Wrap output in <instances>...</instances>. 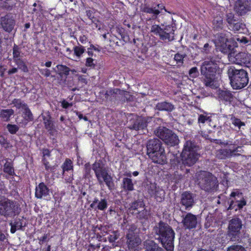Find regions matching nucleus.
<instances>
[{
  "instance_id": "obj_41",
  "label": "nucleus",
  "mask_w": 251,
  "mask_h": 251,
  "mask_svg": "<svg viewBox=\"0 0 251 251\" xmlns=\"http://www.w3.org/2000/svg\"><path fill=\"white\" fill-rule=\"evenodd\" d=\"M211 121V118L208 116L207 114H199L198 119V122L199 125L204 124L206 123H209Z\"/></svg>"
},
{
  "instance_id": "obj_2",
  "label": "nucleus",
  "mask_w": 251,
  "mask_h": 251,
  "mask_svg": "<svg viewBox=\"0 0 251 251\" xmlns=\"http://www.w3.org/2000/svg\"><path fill=\"white\" fill-rule=\"evenodd\" d=\"M220 61L221 58L218 55H213L202 63L201 73L203 76V82L206 86L211 88L216 87L215 82L216 74L219 71Z\"/></svg>"
},
{
  "instance_id": "obj_40",
  "label": "nucleus",
  "mask_w": 251,
  "mask_h": 251,
  "mask_svg": "<svg viewBox=\"0 0 251 251\" xmlns=\"http://www.w3.org/2000/svg\"><path fill=\"white\" fill-rule=\"evenodd\" d=\"M186 57L185 53L177 52L175 55L174 59L178 66H181L183 64L184 58Z\"/></svg>"
},
{
  "instance_id": "obj_29",
  "label": "nucleus",
  "mask_w": 251,
  "mask_h": 251,
  "mask_svg": "<svg viewBox=\"0 0 251 251\" xmlns=\"http://www.w3.org/2000/svg\"><path fill=\"white\" fill-rule=\"evenodd\" d=\"M144 251H165L153 240H146L144 242Z\"/></svg>"
},
{
  "instance_id": "obj_63",
  "label": "nucleus",
  "mask_w": 251,
  "mask_h": 251,
  "mask_svg": "<svg viewBox=\"0 0 251 251\" xmlns=\"http://www.w3.org/2000/svg\"><path fill=\"white\" fill-rule=\"evenodd\" d=\"M211 47L208 43H206L204 45L202 51L204 53H207L209 52Z\"/></svg>"
},
{
  "instance_id": "obj_25",
  "label": "nucleus",
  "mask_w": 251,
  "mask_h": 251,
  "mask_svg": "<svg viewBox=\"0 0 251 251\" xmlns=\"http://www.w3.org/2000/svg\"><path fill=\"white\" fill-rule=\"evenodd\" d=\"M149 193L151 196H153L157 201L161 202L165 196V192L159 187H156L155 184H151L148 190Z\"/></svg>"
},
{
  "instance_id": "obj_5",
  "label": "nucleus",
  "mask_w": 251,
  "mask_h": 251,
  "mask_svg": "<svg viewBox=\"0 0 251 251\" xmlns=\"http://www.w3.org/2000/svg\"><path fill=\"white\" fill-rule=\"evenodd\" d=\"M21 211L20 205L17 201L6 197L0 199V216L6 219L14 218Z\"/></svg>"
},
{
  "instance_id": "obj_21",
  "label": "nucleus",
  "mask_w": 251,
  "mask_h": 251,
  "mask_svg": "<svg viewBox=\"0 0 251 251\" xmlns=\"http://www.w3.org/2000/svg\"><path fill=\"white\" fill-rule=\"evenodd\" d=\"M234 10L239 15H242L251 10V4L248 1L238 0L235 3Z\"/></svg>"
},
{
  "instance_id": "obj_55",
  "label": "nucleus",
  "mask_w": 251,
  "mask_h": 251,
  "mask_svg": "<svg viewBox=\"0 0 251 251\" xmlns=\"http://www.w3.org/2000/svg\"><path fill=\"white\" fill-rule=\"evenodd\" d=\"M149 215V213L148 210L144 209L138 213L137 217L139 219H147Z\"/></svg>"
},
{
  "instance_id": "obj_42",
  "label": "nucleus",
  "mask_w": 251,
  "mask_h": 251,
  "mask_svg": "<svg viewBox=\"0 0 251 251\" xmlns=\"http://www.w3.org/2000/svg\"><path fill=\"white\" fill-rule=\"evenodd\" d=\"M78 46H75L74 47L73 50L75 54L78 57L80 58L82 54L85 51V48L84 47L80 45L78 43Z\"/></svg>"
},
{
  "instance_id": "obj_13",
  "label": "nucleus",
  "mask_w": 251,
  "mask_h": 251,
  "mask_svg": "<svg viewBox=\"0 0 251 251\" xmlns=\"http://www.w3.org/2000/svg\"><path fill=\"white\" fill-rule=\"evenodd\" d=\"M215 45L217 49L224 53H230L232 49L226 33H220L217 34Z\"/></svg>"
},
{
  "instance_id": "obj_1",
  "label": "nucleus",
  "mask_w": 251,
  "mask_h": 251,
  "mask_svg": "<svg viewBox=\"0 0 251 251\" xmlns=\"http://www.w3.org/2000/svg\"><path fill=\"white\" fill-rule=\"evenodd\" d=\"M199 148L195 142L188 140L183 146L181 153V160L176 156L171 159V168L176 170L172 176L173 182L177 184L183 179L188 180L193 177L194 171L190 169L184 170L183 166L190 167L196 162L199 157V154L197 152Z\"/></svg>"
},
{
  "instance_id": "obj_17",
  "label": "nucleus",
  "mask_w": 251,
  "mask_h": 251,
  "mask_svg": "<svg viewBox=\"0 0 251 251\" xmlns=\"http://www.w3.org/2000/svg\"><path fill=\"white\" fill-rule=\"evenodd\" d=\"M229 145V149H220L217 151L216 157L220 159H225L233 155H238V152H240V147H234L232 145Z\"/></svg>"
},
{
  "instance_id": "obj_28",
  "label": "nucleus",
  "mask_w": 251,
  "mask_h": 251,
  "mask_svg": "<svg viewBox=\"0 0 251 251\" xmlns=\"http://www.w3.org/2000/svg\"><path fill=\"white\" fill-rule=\"evenodd\" d=\"M9 160L8 158H3L0 160V165L1 166L2 164H4L3 172L4 173L11 176H16L13 163Z\"/></svg>"
},
{
  "instance_id": "obj_11",
  "label": "nucleus",
  "mask_w": 251,
  "mask_h": 251,
  "mask_svg": "<svg viewBox=\"0 0 251 251\" xmlns=\"http://www.w3.org/2000/svg\"><path fill=\"white\" fill-rule=\"evenodd\" d=\"M242 226V222L238 218H233L229 221L228 226V236L232 241H235L240 239Z\"/></svg>"
},
{
  "instance_id": "obj_20",
  "label": "nucleus",
  "mask_w": 251,
  "mask_h": 251,
  "mask_svg": "<svg viewBox=\"0 0 251 251\" xmlns=\"http://www.w3.org/2000/svg\"><path fill=\"white\" fill-rule=\"evenodd\" d=\"M41 116L45 128L48 131L50 137H55L57 134V130L51 120V117L48 114L47 115H42Z\"/></svg>"
},
{
  "instance_id": "obj_48",
  "label": "nucleus",
  "mask_w": 251,
  "mask_h": 251,
  "mask_svg": "<svg viewBox=\"0 0 251 251\" xmlns=\"http://www.w3.org/2000/svg\"><path fill=\"white\" fill-rule=\"evenodd\" d=\"M21 48L18 45L14 44L13 47V60L21 58Z\"/></svg>"
},
{
  "instance_id": "obj_53",
  "label": "nucleus",
  "mask_w": 251,
  "mask_h": 251,
  "mask_svg": "<svg viewBox=\"0 0 251 251\" xmlns=\"http://www.w3.org/2000/svg\"><path fill=\"white\" fill-rule=\"evenodd\" d=\"M92 169V167H91L90 163H88L85 164L84 170V175L85 176V177L88 178L90 176Z\"/></svg>"
},
{
  "instance_id": "obj_3",
  "label": "nucleus",
  "mask_w": 251,
  "mask_h": 251,
  "mask_svg": "<svg viewBox=\"0 0 251 251\" xmlns=\"http://www.w3.org/2000/svg\"><path fill=\"white\" fill-rule=\"evenodd\" d=\"M155 238L166 251H174L175 233L167 223L159 222L154 227Z\"/></svg>"
},
{
  "instance_id": "obj_8",
  "label": "nucleus",
  "mask_w": 251,
  "mask_h": 251,
  "mask_svg": "<svg viewBox=\"0 0 251 251\" xmlns=\"http://www.w3.org/2000/svg\"><path fill=\"white\" fill-rule=\"evenodd\" d=\"M197 182L200 187L206 192L214 191L218 186L217 180L211 173L200 171L196 174Z\"/></svg>"
},
{
  "instance_id": "obj_51",
  "label": "nucleus",
  "mask_w": 251,
  "mask_h": 251,
  "mask_svg": "<svg viewBox=\"0 0 251 251\" xmlns=\"http://www.w3.org/2000/svg\"><path fill=\"white\" fill-rule=\"evenodd\" d=\"M226 21L228 23V26L234 22H236V17L232 13H228L226 14Z\"/></svg>"
},
{
  "instance_id": "obj_62",
  "label": "nucleus",
  "mask_w": 251,
  "mask_h": 251,
  "mask_svg": "<svg viewBox=\"0 0 251 251\" xmlns=\"http://www.w3.org/2000/svg\"><path fill=\"white\" fill-rule=\"evenodd\" d=\"M43 158L50 157V151L48 149H44L42 151Z\"/></svg>"
},
{
  "instance_id": "obj_19",
  "label": "nucleus",
  "mask_w": 251,
  "mask_h": 251,
  "mask_svg": "<svg viewBox=\"0 0 251 251\" xmlns=\"http://www.w3.org/2000/svg\"><path fill=\"white\" fill-rule=\"evenodd\" d=\"M217 95L220 101L224 104H230L234 100V96L232 93L227 90L218 89Z\"/></svg>"
},
{
  "instance_id": "obj_60",
  "label": "nucleus",
  "mask_w": 251,
  "mask_h": 251,
  "mask_svg": "<svg viewBox=\"0 0 251 251\" xmlns=\"http://www.w3.org/2000/svg\"><path fill=\"white\" fill-rule=\"evenodd\" d=\"M61 104L62 107L64 109H67L69 107L72 106L73 105L72 102H68L65 100H62V101L61 102Z\"/></svg>"
},
{
  "instance_id": "obj_15",
  "label": "nucleus",
  "mask_w": 251,
  "mask_h": 251,
  "mask_svg": "<svg viewBox=\"0 0 251 251\" xmlns=\"http://www.w3.org/2000/svg\"><path fill=\"white\" fill-rule=\"evenodd\" d=\"M230 57L233 56L234 60L233 61L239 65L250 68L251 67V54L246 52H239L235 55H232L231 52L229 53Z\"/></svg>"
},
{
  "instance_id": "obj_24",
  "label": "nucleus",
  "mask_w": 251,
  "mask_h": 251,
  "mask_svg": "<svg viewBox=\"0 0 251 251\" xmlns=\"http://www.w3.org/2000/svg\"><path fill=\"white\" fill-rule=\"evenodd\" d=\"M90 206L94 210L104 211L108 207V201L106 199L99 200L97 198H95Z\"/></svg>"
},
{
  "instance_id": "obj_10",
  "label": "nucleus",
  "mask_w": 251,
  "mask_h": 251,
  "mask_svg": "<svg viewBox=\"0 0 251 251\" xmlns=\"http://www.w3.org/2000/svg\"><path fill=\"white\" fill-rule=\"evenodd\" d=\"M229 200L228 210L237 211L241 209L246 204V201L244 199L243 195L238 190L231 192Z\"/></svg>"
},
{
  "instance_id": "obj_36",
  "label": "nucleus",
  "mask_w": 251,
  "mask_h": 251,
  "mask_svg": "<svg viewBox=\"0 0 251 251\" xmlns=\"http://www.w3.org/2000/svg\"><path fill=\"white\" fill-rule=\"evenodd\" d=\"M57 72L61 77H66L69 74L70 69L66 66L58 65L56 66Z\"/></svg>"
},
{
  "instance_id": "obj_12",
  "label": "nucleus",
  "mask_w": 251,
  "mask_h": 251,
  "mask_svg": "<svg viewBox=\"0 0 251 251\" xmlns=\"http://www.w3.org/2000/svg\"><path fill=\"white\" fill-rule=\"evenodd\" d=\"M181 217V223L184 229L192 230L200 226V220L197 215L191 213H186Z\"/></svg>"
},
{
  "instance_id": "obj_7",
  "label": "nucleus",
  "mask_w": 251,
  "mask_h": 251,
  "mask_svg": "<svg viewBox=\"0 0 251 251\" xmlns=\"http://www.w3.org/2000/svg\"><path fill=\"white\" fill-rule=\"evenodd\" d=\"M228 75L231 86L234 89H240L245 87L249 82L248 73L243 69H236L231 67L228 70Z\"/></svg>"
},
{
  "instance_id": "obj_23",
  "label": "nucleus",
  "mask_w": 251,
  "mask_h": 251,
  "mask_svg": "<svg viewBox=\"0 0 251 251\" xmlns=\"http://www.w3.org/2000/svg\"><path fill=\"white\" fill-rule=\"evenodd\" d=\"M35 196L40 199H47L50 197V189L44 182H41L36 186Z\"/></svg>"
},
{
  "instance_id": "obj_64",
  "label": "nucleus",
  "mask_w": 251,
  "mask_h": 251,
  "mask_svg": "<svg viewBox=\"0 0 251 251\" xmlns=\"http://www.w3.org/2000/svg\"><path fill=\"white\" fill-rule=\"evenodd\" d=\"M116 28L117 32L120 35H121V37L123 38L124 37V29H123V28L121 27H119V26H117L116 27Z\"/></svg>"
},
{
  "instance_id": "obj_50",
  "label": "nucleus",
  "mask_w": 251,
  "mask_h": 251,
  "mask_svg": "<svg viewBox=\"0 0 251 251\" xmlns=\"http://www.w3.org/2000/svg\"><path fill=\"white\" fill-rule=\"evenodd\" d=\"M0 145L6 149L11 147L9 141L3 135H0Z\"/></svg>"
},
{
  "instance_id": "obj_16",
  "label": "nucleus",
  "mask_w": 251,
  "mask_h": 251,
  "mask_svg": "<svg viewBox=\"0 0 251 251\" xmlns=\"http://www.w3.org/2000/svg\"><path fill=\"white\" fill-rule=\"evenodd\" d=\"M62 175L65 181L67 183H71L73 179V163L69 158L66 159L61 166Z\"/></svg>"
},
{
  "instance_id": "obj_49",
  "label": "nucleus",
  "mask_w": 251,
  "mask_h": 251,
  "mask_svg": "<svg viewBox=\"0 0 251 251\" xmlns=\"http://www.w3.org/2000/svg\"><path fill=\"white\" fill-rule=\"evenodd\" d=\"M144 206V204L142 201H136L131 203L129 209L135 210L139 208H143Z\"/></svg>"
},
{
  "instance_id": "obj_6",
  "label": "nucleus",
  "mask_w": 251,
  "mask_h": 251,
  "mask_svg": "<svg viewBox=\"0 0 251 251\" xmlns=\"http://www.w3.org/2000/svg\"><path fill=\"white\" fill-rule=\"evenodd\" d=\"M92 169L94 171L98 181L100 185L105 183L109 190H112L114 183L111 176L108 174L105 164L101 160L96 161L92 165Z\"/></svg>"
},
{
  "instance_id": "obj_47",
  "label": "nucleus",
  "mask_w": 251,
  "mask_h": 251,
  "mask_svg": "<svg viewBox=\"0 0 251 251\" xmlns=\"http://www.w3.org/2000/svg\"><path fill=\"white\" fill-rule=\"evenodd\" d=\"M144 12L147 13L152 14L155 18L159 14L160 11L159 9H155V7H146L144 9Z\"/></svg>"
},
{
  "instance_id": "obj_37",
  "label": "nucleus",
  "mask_w": 251,
  "mask_h": 251,
  "mask_svg": "<svg viewBox=\"0 0 251 251\" xmlns=\"http://www.w3.org/2000/svg\"><path fill=\"white\" fill-rule=\"evenodd\" d=\"M23 117L26 122H31L33 120V116L28 106L23 110Z\"/></svg>"
},
{
  "instance_id": "obj_34",
  "label": "nucleus",
  "mask_w": 251,
  "mask_h": 251,
  "mask_svg": "<svg viewBox=\"0 0 251 251\" xmlns=\"http://www.w3.org/2000/svg\"><path fill=\"white\" fill-rule=\"evenodd\" d=\"M231 118L230 120L232 123V124L234 126L235 128H237L238 131L241 130L242 127L245 126V123L241 120L236 117L235 116L231 115H230Z\"/></svg>"
},
{
  "instance_id": "obj_9",
  "label": "nucleus",
  "mask_w": 251,
  "mask_h": 251,
  "mask_svg": "<svg viewBox=\"0 0 251 251\" xmlns=\"http://www.w3.org/2000/svg\"><path fill=\"white\" fill-rule=\"evenodd\" d=\"M155 135L168 146L173 147L178 144V136L172 131L165 127H159L154 131Z\"/></svg>"
},
{
  "instance_id": "obj_18",
  "label": "nucleus",
  "mask_w": 251,
  "mask_h": 251,
  "mask_svg": "<svg viewBox=\"0 0 251 251\" xmlns=\"http://www.w3.org/2000/svg\"><path fill=\"white\" fill-rule=\"evenodd\" d=\"M0 23L2 28L8 33L12 31L15 25L14 19L9 15L1 17L0 19Z\"/></svg>"
},
{
  "instance_id": "obj_30",
  "label": "nucleus",
  "mask_w": 251,
  "mask_h": 251,
  "mask_svg": "<svg viewBox=\"0 0 251 251\" xmlns=\"http://www.w3.org/2000/svg\"><path fill=\"white\" fill-rule=\"evenodd\" d=\"M155 108L159 111L172 112L175 109V106L172 103L165 101L158 102Z\"/></svg>"
},
{
  "instance_id": "obj_46",
  "label": "nucleus",
  "mask_w": 251,
  "mask_h": 251,
  "mask_svg": "<svg viewBox=\"0 0 251 251\" xmlns=\"http://www.w3.org/2000/svg\"><path fill=\"white\" fill-rule=\"evenodd\" d=\"M247 143V141L245 138H241L240 139V141H239L238 139H237L236 141H235L233 143V144L232 143V142H229L226 143V145H232V147H241V145L246 144ZM240 151V152L242 150V148H241V149H239Z\"/></svg>"
},
{
  "instance_id": "obj_59",
  "label": "nucleus",
  "mask_w": 251,
  "mask_h": 251,
  "mask_svg": "<svg viewBox=\"0 0 251 251\" xmlns=\"http://www.w3.org/2000/svg\"><path fill=\"white\" fill-rule=\"evenodd\" d=\"M42 162L47 171H50L52 170V167L50 165L49 162L47 161L46 158H43Z\"/></svg>"
},
{
  "instance_id": "obj_31",
  "label": "nucleus",
  "mask_w": 251,
  "mask_h": 251,
  "mask_svg": "<svg viewBox=\"0 0 251 251\" xmlns=\"http://www.w3.org/2000/svg\"><path fill=\"white\" fill-rule=\"evenodd\" d=\"M121 187L125 192H131L134 190V184L132 179L128 177L123 178Z\"/></svg>"
},
{
  "instance_id": "obj_26",
  "label": "nucleus",
  "mask_w": 251,
  "mask_h": 251,
  "mask_svg": "<svg viewBox=\"0 0 251 251\" xmlns=\"http://www.w3.org/2000/svg\"><path fill=\"white\" fill-rule=\"evenodd\" d=\"M127 244L129 249H132L137 247L141 242L139 237L133 232L129 231L126 234Z\"/></svg>"
},
{
  "instance_id": "obj_61",
  "label": "nucleus",
  "mask_w": 251,
  "mask_h": 251,
  "mask_svg": "<svg viewBox=\"0 0 251 251\" xmlns=\"http://www.w3.org/2000/svg\"><path fill=\"white\" fill-rule=\"evenodd\" d=\"M39 72L46 77H49L50 75V71L48 69H39Z\"/></svg>"
},
{
  "instance_id": "obj_52",
  "label": "nucleus",
  "mask_w": 251,
  "mask_h": 251,
  "mask_svg": "<svg viewBox=\"0 0 251 251\" xmlns=\"http://www.w3.org/2000/svg\"><path fill=\"white\" fill-rule=\"evenodd\" d=\"M7 128L8 131L12 134H15L19 130V127L16 125L8 124Z\"/></svg>"
},
{
  "instance_id": "obj_4",
  "label": "nucleus",
  "mask_w": 251,
  "mask_h": 251,
  "mask_svg": "<svg viewBox=\"0 0 251 251\" xmlns=\"http://www.w3.org/2000/svg\"><path fill=\"white\" fill-rule=\"evenodd\" d=\"M146 147L147 154L152 162L161 165L167 163L165 150L159 139L154 138L149 140Z\"/></svg>"
},
{
  "instance_id": "obj_56",
  "label": "nucleus",
  "mask_w": 251,
  "mask_h": 251,
  "mask_svg": "<svg viewBox=\"0 0 251 251\" xmlns=\"http://www.w3.org/2000/svg\"><path fill=\"white\" fill-rule=\"evenodd\" d=\"M216 241L218 242L219 244L223 245L226 243V236L225 234L218 235L216 237Z\"/></svg>"
},
{
  "instance_id": "obj_43",
  "label": "nucleus",
  "mask_w": 251,
  "mask_h": 251,
  "mask_svg": "<svg viewBox=\"0 0 251 251\" xmlns=\"http://www.w3.org/2000/svg\"><path fill=\"white\" fill-rule=\"evenodd\" d=\"M214 220V216L212 214L209 213L205 218V227L208 228L210 226H214L215 225Z\"/></svg>"
},
{
  "instance_id": "obj_38",
  "label": "nucleus",
  "mask_w": 251,
  "mask_h": 251,
  "mask_svg": "<svg viewBox=\"0 0 251 251\" xmlns=\"http://www.w3.org/2000/svg\"><path fill=\"white\" fill-rule=\"evenodd\" d=\"M14 62L18 66L20 69H21L24 72H27L28 71L27 67L25 65V62L21 58L15 59L13 60Z\"/></svg>"
},
{
  "instance_id": "obj_58",
  "label": "nucleus",
  "mask_w": 251,
  "mask_h": 251,
  "mask_svg": "<svg viewBox=\"0 0 251 251\" xmlns=\"http://www.w3.org/2000/svg\"><path fill=\"white\" fill-rule=\"evenodd\" d=\"M227 251H244V248L240 245H233L229 247Z\"/></svg>"
},
{
  "instance_id": "obj_35",
  "label": "nucleus",
  "mask_w": 251,
  "mask_h": 251,
  "mask_svg": "<svg viewBox=\"0 0 251 251\" xmlns=\"http://www.w3.org/2000/svg\"><path fill=\"white\" fill-rule=\"evenodd\" d=\"M213 28L215 30L219 31L223 28V20L222 17L217 16L215 17L213 21Z\"/></svg>"
},
{
  "instance_id": "obj_57",
  "label": "nucleus",
  "mask_w": 251,
  "mask_h": 251,
  "mask_svg": "<svg viewBox=\"0 0 251 251\" xmlns=\"http://www.w3.org/2000/svg\"><path fill=\"white\" fill-rule=\"evenodd\" d=\"M94 60L91 57L87 58L86 59L85 66L90 68H94L95 67Z\"/></svg>"
},
{
  "instance_id": "obj_44",
  "label": "nucleus",
  "mask_w": 251,
  "mask_h": 251,
  "mask_svg": "<svg viewBox=\"0 0 251 251\" xmlns=\"http://www.w3.org/2000/svg\"><path fill=\"white\" fill-rule=\"evenodd\" d=\"M163 28H161L159 25H153L151 28V32L153 34L158 36L159 37L161 35V33L163 32Z\"/></svg>"
},
{
  "instance_id": "obj_54",
  "label": "nucleus",
  "mask_w": 251,
  "mask_h": 251,
  "mask_svg": "<svg viewBox=\"0 0 251 251\" xmlns=\"http://www.w3.org/2000/svg\"><path fill=\"white\" fill-rule=\"evenodd\" d=\"M189 76L193 78H196L199 75V72L197 67H192L189 71Z\"/></svg>"
},
{
  "instance_id": "obj_27",
  "label": "nucleus",
  "mask_w": 251,
  "mask_h": 251,
  "mask_svg": "<svg viewBox=\"0 0 251 251\" xmlns=\"http://www.w3.org/2000/svg\"><path fill=\"white\" fill-rule=\"evenodd\" d=\"M147 126V120L145 118H139L133 121L129 128L135 130H144Z\"/></svg>"
},
{
  "instance_id": "obj_33",
  "label": "nucleus",
  "mask_w": 251,
  "mask_h": 251,
  "mask_svg": "<svg viewBox=\"0 0 251 251\" xmlns=\"http://www.w3.org/2000/svg\"><path fill=\"white\" fill-rule=\"evenodd\" d=\"M13 114L14 110L12 109H2L0 112V117L3 121L8 122Z\"/></svg>"
},
{
  "instance_id": "obj_14",
  "label": "nucleus",
  "mask_w": 251,
  "mask_h": 251,
  "mask_svg": "<svg viewBox=\"0 0 251 251\" xmlns=\"http://www.w3.org/2000/svg\"><path fill=\"white\" fill-rule=\"evenodd\" d=\"M195 204L194 195L188 191L182 193L181 195L180 204V210H190Z\"/></svg>"
},
{
  "instance_id": "obj_22",
  "label": "nucleus",
  "mask_w": 251,
  "mask_h": 251,
  "mask_svg": "<svg viewBox=\"0 0 251 251\" xmlns=\"http://www.w3.org/2000/svg\"><path fill=\"white\" fill-rule=\"evenodd\" d=\"M163 32L161 33L160 39L165 42H171L175 39V27L168 25L163 29Z\"/></svg>"
},
{
  "instance_id": "obj_32",
  "label": "nucleus",
  "mask_w": 251,
  "mask_h": 251,
  "mask_svg": "<svg viewBox=\"0 0 251 251\" xmlns=\"http://www.w3.org/2000/svg\"><path fill=\"white\" fill-rule=\"evenodd\" d=\"M228 28L234 31L235 32H244L246 29L245 24L241 22H234L228 26Z\"/></svg>"
},
{
  "instance_id": "obj_39",
  "label": "nucleus",
  "mask_w": 251,
  "mask_h": 251,
  "mask_svg": "<svg viewBox=\"0 0 251 251\" xmlns=\"http://www.w3.org/2000/svg\"><path fill=\"white\" fill-rule=\"evenodd\" d=\"M12 103L17 109H22L23 110L28 106L26 103L19 99H14L12 100Z\"/></svg>"
},
{
  "instance_id": "obj_45",
  "label": "nucleus",
  "mask_w": 251,
  "mask_h": 251,
  "mask_svg": "<svg viewBox=\"0 0 251 251\" xmlns=\"http://www.w3.org/2000/svg\"><path fill=\"white\" fill-rule=\"evenodd\" d=\"M12 224L18 228V230H23V227L26 226V223L24 221L23 218L16 219L14 220Z\"/></svg>"
}]
</instances>
